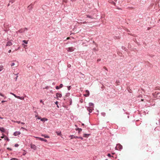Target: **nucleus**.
Instances as JSON below:
<instances>
[{
	"label": "nucleus",
	"mask_w": 160,
	"mask_h": 160,
	"mask_svg": "<svg viewBox=\"0 0 160 160\" xmlns=\"http://www.w3.org/2000/svg\"><path fill=\"white\" fill-rule=\"evenodd\" d=\"M89 107H87V109L90 113L94 109V104L93 103L90 102L89 103Z\"/></svg>",
	"instance_id": "1"
},
{
	"label": "nucleus",
	"mask_w": 160,
	"mask_h": 160,
	"mask_svg": "<svg viewBox=\"0 0 160 160\" xmlns=\"http://www.w3.org/2000/svg\"><path fill=\"white\" fill-rule=\"evenodd\" d=\"M10 94L13 95L15 98H17L18 99H20L21 100H23L24 99V98L22 97H20L19 96H16L15 94H14L10 92Z\"/></svg>",
	"instance_id": "2"
},
{
	"label": "nucleus",
	"mask_w": 160,
	"mask_h": 160,
	"mask_svg": "<svg viewBox=\"0 0 160 160\" xmlns=\"http://www.w3.org/2000/svg\"><path fill=\"white\" fill-rule=\"evenodd\" d=\"M28 30V29L27 28H22L18 30V32L20 33L25 32Z\"/></svg>",
	"instance_id": "3"
},
{
	"label": "nucleus",
	"mask_w": 160,
	"mask_h": 160,
	"mask_svg": "<svg viewBox=\"0 0 160 160\" xmlns=\"http://www.w3.org/2000/svg\"><path fill=\"white\" fill-rule=\"evenodd\" d=\"M122 148V146L120 144H118L117 146L115 147V149L117 150H121Z\"/></svg>",
	"instance_id": "4"
},
{
	"label": "nucleus",
	"mask_w": 160,
	"mask_h": 160,
	"mask_svg": "<svg viewBox=\"0 0 160 160\" xmlns=\"http://www.w3.org/2000/svg\"><path fill=\"white\" fill-rule=\"evenodd\" d=\"M30 146L31 148L34 150H37V147L35 145L32 143H31L30 144Z\"/></svg>",
	"instance_id": "5"
},
{
	"label": "nucleus",
	"mask_w": 160,
	"mask_h": 160,
	"mask_svg": "<svg viewBox=\"0 0 160 160\" xmlns=\"http://www.w3.org/2000/svg\"><path fill=\"white\" fill-rule=\"evenodd\" d=\"M66 49L68 52H72L74 51V48L73 47H71L67 48Z\"/></svg>",
	"instance_id": "6"
},
{
	"label": "nucleus",
	"mask_w": 160,
	"mask_h": 160,
	"mask_svg": "<svg viewBox=\"0 0 160 160\" xmlns=\"http://www.w3.org/2000/svg\"><path fill=\"white\" fill-rule=\"evenodd\" d=\"M70 137H71V139H72V138H80L82 140L83 139V138L81 137H78L77 136H74L72 135V136H70Z\"/></svg>",
	"instance_id": "7"
},
{
	"label": "nucleus",
	"mask_w": 160,
	"mask_h": 160,
	"mask_svg": "<svg viewBox=\"0 0 160 160\" xmlns=\"http://www.w3.org/2000/svg\"><path fill=\"white\" fill-rule=\"evenodd\" d=\"M21 134V132L19 131H16L14 132L13 133V135L14 136H17L18 135H19Z\"/></svg>",
	"instance_id": "8"
},
{
	"label": "nucleus",
	"mask_w": 160,
	"mask_h": 160,
	"mask_svg": "<svg viewBox=\"0 0 160 160\" xmlns=\"http://www.w3.org/2000/svg\"><path fill=\"white\" fill-rule=\"evenodd\" d=\"M85 92L86 93V94L84 95L85 97H88L89 95V91L88 90H86L85 91Z\"/></svg>",
	"instance_id": "9"
},
{
	"label": "nucleus",
	"mask_w": 160,
	"mask_h": 160,
	"mask_svg": "<svg viewBox=\"0 0 160 160\" xmlns=\"http://www.w3.org/2000/svg\"><path fill=\"white\" fill-rule=\"evenodd\" d=\"M38 119H41V120L42 121H47L48 120V119H47L46 118H42L41 119H40V118H39V117H38Z\"/></svg>",
	"instance_id": "10"
},
{
	"label": "nucleus",
	"mask_w": 160,
	"mask_h": 160,
	"mask_svg": "<svg viewBox=\"0 0 160 160\" xmlns=\"http://www.w3.org/2000/svg\"><path fill=\"white\" fill-rule=\"evenodd\" d=\"M56 96L57 98H61L62 97V95L60 93H56Z\"/></svg>",
	"instance_id": "11"
},
{
	"label": "nucleus",
	"mask_w": 160,
	"mask_h": 160,
	"mask_svg": "<svg viewBox=\"0 0 160 160\" xmlns=\"http://www.w3.org/2000/svg\"><path fill=\"white\" fill-rule=\"evenodd\" d=\"M12 45V43L11 42L9 41L7 42L6 44L7 46H10Z\"/></svg>",
	"instance_id": "12"
},
{
	"label": "nucleus",
	"mask_w": 160,
	"mask_h": 160,
	"mask_svg": "<svg viewBox=\"0 0 160 160\" xmlns=\"http://www.w3.org/2000/svg\"><path fill=\"white\" fill-rule=\"evenodd\" d=\"M41 136H43V137H44L45 138H49V136H48V135H45V134H42L41 135Z\"/></svg>",
	"instance_id": "13"
},
{
	"label": "nucleus",
	"mask_w": 160,
	"mask_h": 160,
	"mask_svg": "<svg viewBox=\"0 0 160 160\" xmlns=\"http://www.w3.org/2000/svg\"><path fill=\"white\" fill-rule=\"evenodd\" d=\"M0 131L2 132H5V129L3 128H0Z\"/></svg>",
	"instance_id": "14"
},
{
	"label": "nucleus",
	"mask_w": 160,
	"mask_h": 160,
	"mask_svg": "<svg viewBox=\"0 0 160 160\" xmlns=\"http://www.w3.org/2000/svg\"><path fill=\"white\" fill-rule=\"evenodd\" d=\"M89 135L90 134H84L83 135V136L85 138H87Z\"/></svg>",
	"instance_id": "15"
},
{
	"label": "nucleus",
	"mask_w": 160,
	"mask_h": 160,
	"mask_svg": "<svg viewBox=\"0 0 160 160\" xmlns=\"http://www.w3.org/2000/svg\"><path fill=\"white\" fill-rule=\"evenodd\" d=\"M39 140H41L42 141H44L45 142H47V140H46L45 139H44L43 138H39Z\"/></svg>",
	"instance_id": "16"
},
{
	"label": "nucleus",
	"mask_w": 160,
	"mask_h": 160,
	"mask_svg": "<svg viewBox=\"0 0 160 160\" xmlns=\"http://www.w3.org/2000/svg\"><path fill=\"white\" fill-rule=\"evenodd\" d=\"M56 133L58 135L61 136V132L60 131L56 132Z\"/></svg>",
	"instance_id": "17"
},
{
	"label": "nucleus",
	"mask_w": 160,
	"mask_h": 160,
	"mask_svg": "<svg viewBox=\"0 0 160 160\" xmlns=\"http://www.w3.org/2000/svg\"><path fill=\"white\" fill-rule=\"evenodd\" d=\"M3 69V67L2 65L0 66V72Z\"/></svg>",
	"instance_id": "18"
},
{
	"label": "nucleus",
	"mask_w": 160,
	"mask_h": 160,
	"mask_svg": "<svg viewBox=\"0 0 160 160\" xmlns=\"http://www.w3.org/2000/svg\"><path fill=\"white\" fill-rule=\"evenodd\" d=\"M22 42H23L24 44H27L28 43V41L24 40L22 41Z\"/></svg>",
	"instance_id": "19"
},
{
	"label": "nucleus",
	"mask_w": 160,
	"mask_h": 160,
	"mask_svg": "<svg viewBox=\"0 0 160 160\" xmlns=\"http://www.w3.org/2000/svg\"><path fill=\"white\" fill-rule=\"evenodd\" d=\"M76 130H78L79 132H80L82 130V129L81 128H78L77 129H76Z\"/></svg>",
	"instance_id": "20"
},
{
	"label": "nucleus",
	"mask_w": 160,
	"mask_h": 160,
	"mask_svg": "<svg viewBox=\"0 0 160 160\" xmlns=\"http://www.w3.org/2000/svg\"><path fill=\"white\" fill-rule=\"evenodd\" d=\"M4 140H7L8 141H9V139L6 136H5L4 137Z\"/></svg>",
	"instance_id": "21"
},
{
	"label": "nucleus",
	"mask_w": 160,
	"mask_h": 160,
	"mask_svg": "<svg viewBox=\"0 0 160 160\" xmlns=\"http://www.w3.org/2000/svg\"><path fill=\"white\" fill-rule=\"evenodd\" d=\"M22 46H23V47L24 48H25L27 46V45L25 44H24V43H22Z\"/></svg>",
	"instance_id": "22"
},
{
	"label": "nucleus",
	"mask_w": 160,
	"mask_h": 160,
	"mask_svg": "<svg viewBox=\"0 0 160 160\" xmlns=\"http://www.w3.org/2000/svg\"><path fill=\"white\" fill-rule=\"evenodd\" d=\"M10 160H18L17 158H13L11 159Z\"/></svg>",
	"instance_id": "23"
},
{
	"label": "nucleus",
	"mask_w": 160,
	"mask_h": 160,
	"mask_svg": "<svg viewBox=\"0 0 160 160\" xmlns=\"http://www.w3.org/2000/svg\"><path fill=\"white\" fill-rule=\"evenodd\" d=\"M28 8L29 9H31L32 8V5H29L28 7Z\"/></svg>",
	"instance_id": "24"
},
{
	"label": "nucleus",
	"mask_w": 160,
	"mask_h": 160,
	"mask_svg": "<svg viewBox=\"0 0 160 160\" xmlns=\"http://www.w3.org/2000/svg\"><path fill=\"white\" fill-rule=\"evenodd\" d=\"M67 88H68V90H69L71 89V88L70 86H68Z\"/></svg>",
	"instance_id": "25"
},
{
	"label": "nucleus",
	"mask_w": 160,
	"mask_h": 160,
	"mask_svg": "<svg viewBox=\"0 0 160 160\" xmlns=\"http://www.w3.org/2000/svg\"><path fill=\"white\" fill-rule=\"evenodd\" d=\"M15 64L14 63H12L11 64V67H12L15 65Z\"/></svg>",
	"instance_id": "26"
},
{
	"label": "nucleus",
	"mask_w": 160,
	"mask_h": 160,
	"mask_svg": "<svg viewBox=\"0 0 160 160\" xmlns=\"http://www.w3.org/2000/svg\"><path fill=\"white\" fill-rule=\"evenodd\" d=\"M102 115L103 116H105V113H104V112H102Z\"/></svg>",
	"instance_id": "27"
},
{
	"label": "nucleus",
	"mask_w": 160,
	"mask_h": 160,
	"mask_svg": "<svg viewBox=\"0 0 160 160\" xmlns=\"http://www.w3.org/2000/svg\"><path fill=\"white\" fill-rule=\"evenodd\" d=\"M56 89H59L60 88V87H58V86H56Z\"/></svg>",
	"instance_id": "28"
},
{
	"label": "nucleus",
	"mask_w": 160,
	"mask_h": 160,
	"mask_svg": "<svg viewBox=\"0 0 160 160\" xmlns=\"http://www.w3.org/2000/svg\"><path fill=\"white\" fill-rule=\"evenodd\" d=\"M27 67L28 68H32V67H31V66H30V65H28V66H27Z\"/></svg>",
	"instance_id": "29"
},
{
	"label": "nucleus",
	"mask_w": 160,
	"mask_h": 160,
	"mask_svg": "<svg viewBox=\"0 0 160 160\" xmlns=\"http://www.w3.org/2000/svg\"><path fill=\"white\" fill-rule=\"evenodd\" d=\"M63 87V85L62 84H61L60 85L59 87L60 88H61Z\"/></svg>",
	"instance_id": "30"
},
{
	"label": "nucleus",
	"mask_w": 160,
	"mask_h": 160,
	"mask_svg": "<svg viewBox=\"0 0 160 160\" xmlns=\"http://www.w3.org/2000/svg\"><path fill=\"white\" fill-rule=\"evenodd\" d=\"M0 95L2 97H4V95L2 94V93L0 92Z\"/></svg>",
	"instance_id": "31"
},
{
	"label": "nucleus",
	"mask_w": 160,
	"mask_h": 160,
	"mask_svg": "<svg viewBox=\"0 0 160 160\" xmlns=\"http://www.w3.org/2000/svg\"><path fill=\"white\" fill-rule=\"evenodd\" d=\"M40 102H41L43 104V105H44V103L42 101V100H40Z\"/></svg>",
	"instance_id": "32"
},
{
	"label": "nucleus",
	"mask_w": 160,
	"mask_h": 160,
	"mask_svg": "<svg viewBox=\"0 0 160 160\" xmlns=\"http://www.w3.org/2000/svg\"><path fill=\"white\" fill-rule=\"evenodd\" d=\"M5 136L3 134H2V136L1 137V138H4V137H5Z\"/></svg>",
	"instance_id": "33"
},
{
	"label": "nucleus",
	"mask_w": 160,
	"mask_h": 160,
	"mask_svg": "<svg viewBox=\"0 0 160 160\" xmlns=\"http://www.w3.org/2000/svg\"><path fill=\"white\" fill-rule=\"evenodd\" d=\"M18 144H15V147H18Z\"/></svg>",
	"instance_id": "34"
},
{
	"label": "nucleus",
	"mask_w": 160,
	"mask_h": 160,
	"mask_svg": "<svg viewBox=\"0 0 160 160\" xmlns=\"http://www.w3.org/2000/svg\"><path fill=\"white\" fill-rule=\"evenodd\" d=\"M34 137L36 138H37V139H39V138H40V137Z\"/></svg>",
	"instance_id": "35"
},
{
	"label": "nucleus",
	"mask_w": 160,
	"mask_h": 160,
	"mask_svg": "<svg viewBox=\"0 0 160 160\" xmlns=\"http://www.w3.org/2000/svg\"><path fill=\"white\" fill-rule=\"evenodd\" d=\"M16 122L18 123H20V121H16Z\"/></svg>",
	"instance_id": "36"
},
{
	"label": "nucleus",
	"mask_w": 160,
	"mask_h": 160,
	"mask_svg": "<svg viewBox=\"0 0 160 160\" xmlns=\"http://www.w3.org/2000/svg\"><path fill=\"white\" fill-rule=\"evenodd\" d=\"M108 157H111V154H108Z\"/></svg>",
	"instance_id": "37"
},
{
	"label": "nucleus",
	"mask_w": 160,
	"mask_h": 160,
	"mask_svg": "<svg viewBox=\"0 0 160 160\" xmlns=\"http://www.w3.org/2000/svg\"><path fill=\"white\" fill-rule=\"evenodd\" d=\"M6 101L2 100V102L3 103V102H6Z\"/></svg>",
	"instance_id": "38"
},
{
	"label": "nucleus",
	"mask_w": 160,
	"mask_h": 160,
	"mask_svg": "<svg viewBox=\"0 0 160 160\" xmlns=\"http://www.w3.org/2000/svg\"><path fill=\"white\" fill-rule=\"evenodd\" d=\"M26 154V153L25 152H24L23 153L22 155L24 156Z\"/></svg>",
	"instance_id": "39"
},
{
	"label": "nucleus",
	"mask_w": 160,
	"mask_h": 160,
	"mask_svg": "<svg viewBox=\"0 0 160 160\" xmlns=\"http://www.w3.org/2000/svg\"><path fill=\"white\" fill-rule=\"evenodd\" d=\"M69 95V94H67L66 96L67 97H68Z\"/></svg>",
	"instance_id": "40"
},
{
	"label": "nucleus",
	"mask_w": 160,
	"mask_h": 160,
	"mask_svg": "<svg viewBox=\"0 0 160 160\" xmlns=\"http://www.w3.org/2000/svg\"><path fill=\"white\" fill-rule=\"evenodd\" d=\"M55 103L57 104V105H58V101H56V102H55Z\"/></svg>",
	"instance_id": "41"
},
{
	"label": "nucleus",
	"mask_w": 160,
	"mask_h": 160,
	"mask_svg": "<svg viewBox=\"0 0 160 160\" xmlns=\"http://www.w3.org/2000/svg\"><path fill=\"white\" fill-rule=\"evenodd\" d=\"M68 67H71V65L70 64L68 65Z\"/></svg>",
	"instance_id": "42"
},
{
	"label": "nucleus",
	"mask_w": 160,
	"mask_h": 160,
	"mask_svg": "<svg viewBox=\"0 0 160 160\" xmlns=\"http://www.w3.org/2000/svg\"><path fill=\"white\" fill-rule=\"evenodd\" d=\"M11 50H9L8 51V52H9V53H10V52H11Z\"/></svg>",
	"instance_id": "43"
},
{
	"label": "nucleus",
	"mask_w": 160,
	"mask_h": 160,
	"mask_svg": "<svg viewBox=\"0 0 160 160\" xmlns=\"http://www.w3.org/2000/svg\"><path fill=\"white\" fill-rule=\"evenodd\" d=\"M52 84L53 85H55V83L54 82H53V83H52Z\"/></svg>",
	"instance_id": "44"
},
{
	"label": "nucleus",
	"mask_w": 160,
	"mask_h": 160,
	"mask_svg": "<svg viewBox=\"0 0 160 160\" xmlns=\"http://www.w3.org/2000/svg\"><path fill=\"white\" fill-rule=\"evenodd\" d=\"M7 149L8 150H11V148H8Z\"/></svg>",
	"instance_id": "45"
},
{
	"label": "nucleus",
	"mask_w": 160,
	"mask_h": 160,
	"mask_svg": "<svg viewBox=\"0 0 160 160\" xmlns=\"http://www.w3.org/2000/svg\"><path fill=\"white\" fill-rule=\"evenodd\" d=\"M12 122H16V121H13V120H12Z\"/></svg>",
	"instance_id": "46"
},
{
	"label": "nucleus",
	"mask_w": 160,
	"mask_h": 160,
	"mask_svg": "<svg viewBox=\"0 0 160 160\" xmlns=\"http://www.w3.org/2000/svg\"><path fill=\"white\" fill-rule=\"evenodd\" d=\"M21 123L22 124H24V122H21Z\"/></svg>",
	"instance_id": "47"
},
{
	"label": "nucleus",
	"mask_w": 160,
	"mask_h": 160,
	"mask_svg": "<svg viewBox=\"0 0 160 160\" xmlns=\"http://www.w3.org/2000/svg\"><path fill=\"white\" fill-rule=\"evenodd\" d=\"M112 3H113V4H114V5H115V2H112Z\"/></svg>",
	"instance_id": "48"
},
{
	"label": "nucleus",
	"mask_w": 160,
	"mask_h": 160,
	"mask_svg": "<svg viewBox=\"0 0 160 160\" xmlns=\"http://www.w3.org/2000/svg\"><path fill=\"white\" fill-rule=\"evenodd\" d=\"M84 124L83 123H82V125L83 126Z\"/></svg>",
	"instance_id": "49"
},
{
	"label": "nucleus",
	"mask_w": 160,
	"mask_h": 160,
	"mask_svg": "<svg viewBox=\"0 0 160 160\" xmlns=\"http://www.w3.org/2000/svg\"><path fill=\"white\" fill-rule=\"evenodd\" d=\"M22 128V129H24V128H23V127H22V128Z\"/></svg>",
	"instance_id": "50"
},
{
	"label": "nucleus",
	"mask_w": 160,
	"mask_h": 160,
	"mask_svg": "<svg viewBox=\"0 0 160 160\" xmlns=\"http://www.w3.org/2000/svg\"><path fill=\"white\" fill-rule=\"evenodd\" d=\"M57 107L58 108H59V106H58V105H57Z\"/></svg>",
	"instance_id": "51"
},
{
	"label": "nucleus",
	"mask_w": 160,
	"mask_h": 160,
	"mask_svg": "<svg viewBox=\"0 0 160 160\" xmlns=\"http://www.w3.org/2000/svg\"><path fill=\"white\" fill-rule=\"evenodd\" d=\"M69 38H67V39H69Z\"/></svg>",
	"instance_id": "52"
},
{
	"label": "nucleus",
	"mask_w": 160,
	"mask_h": 160,
	"mask_svg": "<svg viewBox=\"0 0 160 160\" xmlns=\"http://www.w3.org/2000/svg\"><path fill=\"white\" fill-rule=\"evenodd\" d=\"M87 17H88L90 18V16H87Z\"/></svg>",
	"instance_id": "53"
},
{
	"label": "nucleus",
	"mask_w": 160,
	"mask_h": 160,
	"mask_svg": "<svg viewBox=\"0 0 160 160\" xmlns=\"http://www.w3.org/2000/svg\"><path fill=\"white\" fill-rule=\"evenodd\" d=\"M37 116H38L37 115H35L36 117H37Z\"/></svg>",
	"instance_id": "54"
},
{
	"label": "nucleus",
	"mask_w": 160,
	"mask_h": 160,
	"mask_svg": "<svg viewBox=\"0 0 160 160\" xmlns=\"http://www.w3.org/2000/svg\"><path fill=\"white\" fill-rule=\"evenodd\" d=\"M4 98H6V97H4Z\"/></svg>",
	"instance_id": "55"
},
{
	"label": "nucleus",
	"mask_w": 160,
	"mask_h": 160,
	"mask_svg": "<svg viewBox=\"0 0 160 160\" xmlns=\"http://www.w3.org/2000/svg\"><path fill=\"white\" fill-rule=\"evenodd\" d=\"M115 1H117V0H114Z\"/></svg>",
	"instance_id": "56"
},
{
	"label": "nucleus",
	"mask_w": 160,
	"mask_h": 160,
	"mask_svg": "<svg viewBox=\"0 0 160 160\" xmlns=\"http://www.w3.org/2000/svg\"><path fill=\"white\" fill-rule=\"evenodd\" d=\"M107 160V159H106V160Z\"/></svg>",
	"instance_id": "57"
}]
</instances>
